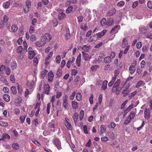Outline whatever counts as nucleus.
<instances>
[{"label": "nucleus", "instance_id": "obj_1", "mask_svg": "<svg viewBox=\"0 0 152 152\" xmlns=\"http://www.w3.org/2000/svg\"><path fill=\"white\" fill-rule=\"evenodd\" d=\"M129 85H126L122 88L121 93L122 94H123L124 97L127 96L130 92V89H129Z\"/></svg>", "mask_w": 152, "mask_h": 152}, {"label": "nucleus", "instance_id": "obj_2", "mask_svg": "<svg viewBox=\"0 0 152 152\" xmlns=\"http://www.w3.org/2000/svg\"><path fill=\"white\" fill-rule=\"evenodd\" d=\"M54 143L58 150L61 149V143L60 140L56 138L54 140Z\"/></svg>", "mask_w": 152, "mask_h": 152}, {"label": "nucleus", "instance_id": "obj_3", "mask_svg": "<svg viewBox=\"0 0 152 152\" xmlns=\"http://www.w3.org/2000/svg\"><path fill=\"white\" fill-rule=\"evenodd\" d=\"M10 138V136L7 134H2L1 138H0V140H2L7 142L8 141Z\"/></svg>", "mask_w": 152, "mask_h": 152}, {"label": "nucleus", "instance_id": "obj_4", "mask_svg": "<svg viewBox=\"0 0 152 152\" xmlns=\"http://www.w3.org/2000/svg\"><path fill=\"white\" fill-rule=\"evenodd\" d=\"M64 124L67 129L70 130L72 129V127L69 123V120L66 117L65 118Z\"/></svg>", "mask_w": 152, "mask_h": 152}, {"label": "nucleus", "instance_id": "obj_5", "mask_svg": "<svg viewBox=\"0 0 152 152\" xmlns=\"http://www.w3.org/2000/svg\"><path fill=\"white\" fill-rule=\"evenodd\" d=\"M144 117L145 119H149L150 118V112L149 110L146 108L144 111Z\"/></svg>", "mask_w": 152, "mask_h": 152}, {"label": "nucleus", "instance_id": "obj_6", "mask_svg": "<svg viewBox=\"0 0 152 152\" xmlns=\"http://www.w3.org/2000/svg\"><path fill=\"white\" fill-rule=\"evenodd\" d=\"M32 49L31 47H29L28 48L29 56L28 58L30 59H32L36 55V53H34V51H32Z\"/></svg>", "mask_w": 152, "mask_h": 152}, {"label": "nucleus", "instance_id": "obj_7", "mask_svg": "<svg viewBox=\"0 0 152 152\" xmlns=\"http://www.w3.org/2000/svg\"><path fill=\"white\" fill-rule=\"evenodd\" d=\"M107 31L106 30H103L101 31L96 34V38H99L101 37L106 33Z\"/></svg>", "mask_w": 152, "mask_h": 152}, {"label": "nucleus", "instance_id": "obj_8", "mask_svg": "<svg viewBox=\"0 0 152 152\" xmlns=\"http://www.w3.org/2000/svg\"><path fill=\"white\" fill-rule=\"evenodd\" d=\"M54 75L53 72L50 71L48 74V80L49 82H52L53 80Z\"/></svg>", "mask_w": 152, "mask_h": 152}, {"label": "nucleus", "instance_id": "obj_9", "mask_svg": "<svg viewBox=\"0 0 152 152\" xmlns=\"http://www.w3.org/2000/svg\"><path fill=\"white\" fill-rule=\"evenodd\" d=\"M34 83L33 80L28 81L27 83V86L28 88L30 89H32L34 88Z\"/></svg>", "mask_w": 152, "mask_h": 152}, {"label": "nucleus", "instance_id": "obj_10", "mask_svg": "<svg viewBox=\"0 0 152 152\" xmlns=\"http://www.w3.org/2000/svg\"><path fill=\"white\" fill-rule=\"evenodd\" d=\"M108 81L107 80H105L103 81L102 83V85L101 87V90H105L107 88V85Z\"/></svg>", "mask_w": 152, "mask_h": 152}, {"label": "nucleus", "instance_id": "obj_11", "mask_svg": "<svg viewBox=\"0 0 152 152\" xmlns=\"http://www.w3.org/2000/svg\"><path fill=\"white\" fill-rule=\"evenodd\" d=\"M82 53L85 60L88 61L90 58V56L88 53H86L84 51H83Z\"/></svg>", "mask_w": 152, "mask_h": 152}, {"label": "nucleus", "instance_id": "obj_12", "mask_svg": "<svg viewBox=\"0 0 152 152\" xmlns=\"http://www.w3.org/2000/svg\"><path fill=\"white\" fill-rule=\"evenodd\" d=\"M81 54H80L77 57L76 61V64L78 66H80Z\"/></svg>", "mask_w": 152, "mask_h": 152}, {"label": "nucleus", "instance_id": "obj_13", "mask_svg": "<svg viewBox=\"0 0 152 152\" xmlns=\"http://www.w3.org/2000/svg\"><path fill=\"white\" fill-rule=\"evenodd\" d=\"M49 86L48 84H45L44 86V88L45 89V92L47 94H48L49 92Z\"/></svg>", "mask_w": 152, "mask_h": 152}, {"label": "nucleus", "instance_id": "obj_14", "mask_svg": "<svg viewBox=\"0 0 152 152\" xmlns=\"http://www.w3.org/2000/svg\"><path fill=\"white\" fill-rule=\"evenodd\" d=\"M116 12V10L115 8L112 9L110 10L107 12V15L109 16L113 15Z\"/></svg>", "mask_w": 152, "mask_h": 152}, {"label": "nucleus", "instance_id": "obj_15", "mask_svg": "<svg viewBox=\"0 0 152 152\" xmlns=\"http://www.w3.org/2000/svg\"><path fill=\"white\" fill-rule=\"evenodd\" d=\"M118 27H119L120 26H118V25H116L112 29L110 32L111 33L114 34L117 33L118 32V30L117 29V28Z\"/></svg>", "mask_w": 152, "mask_h": 152}, {"label": "nucleus", "instance_id": "obj_16", "mask_svg": "<svg viewBox=\"0 0 152 152\" xmlns=\"http://www.w3.org/2000/svg\"><path fill=\"white\" fill-rule=\"evenodd\" d=\"M100 129V134L102 136L103 133L106 131V127L105 125H102L101 126Z\"/></svg>", "mask_w": 152, "mask_h": 152}, {"label": "nucleus", "instance_id": "obj_17", "mask_svg": "<svg viewBox=\"0 0 152 152\" xmlns=\"http://www.w3.org/2000/svg\"><path fill=\"white\" fill-rule=\"evenodd\" d=\"M47 72L48 71L46 69H45L42 71L40 74L41 77L42 78H44Z\"/></svg>", "mask_w": 152, "mask_h": 152}, {"label": "nucleus", "instance_id": "obj_18", "mask_svg": "<svg viewBox=\"0 0 152 152\" xmlns=\"http://www.w3.org/2000/svg\"><path fill=\"white\" fill-rule=\"evenodd\" d=\"M66 17V15L64 13L62 12L60 13L58 15V19L59 20H62L64 18Z\"/></svg>", "mask_w": 152, "mask_h": 152}, {"label": "nucleus", "instance_id": "obj_19", "mask_svg": "<svg viewBox=\"0 0 152 152\" xmlns=\"http://www.w3.org/2000/svg\"><path fill=\"white\" fill-rule=\"evenodd\" d=\"M4 100L7 102H9L10 100V96L7 94H4L3 96Z\"/></svg>", "mask_w": 152, "mask_h": 152}, {"label": "nucleus", "instance_id": "obj_20", "mask_svg": "<svg viewBox=\"0 0 152 152\" xmlns=\"http://www.w3.org/2000/svg\"><path fill=\"white\" fill-rule=\"evenodd\" d=\"M145 84L143 82L142 80L139 81L137 83L135 87L137 88H139L141 86H143Z\"/></svg>", "mask_w": 152, "mask_h": 152}, {"label": "nucleus", "instance_id": "obj_21", "mask_svg": "<svg viewBox=\"0 0 152 152\" xmlns=\"http://www.w3.org/2000/svg\"><path fill=\"white\" fill-rule=\"evenodd\" d=\"M111 59L109 56H107L104 58V61L106 63H109L111 62Z\"/></svg>", "mask_w": 152, "mask_h": 152}, {"label": "nucleus", "instance_id": "obj_22", "mask_svg": "<svg viewBox=\"0 0 152 152\" xmlns=\"http://www.w3.org/2000/svg\"><path fill=\"white\" fill-rule=\"evenodd\" d=\"M102 94H100V95L98 97V103L99 104H100L102 100ZM98 103H96V108L97 106H98Z\"/></svg>", "mask_w": 152, "mask_h": 152}, {"label": "nucleus", "instance_id": "obj_23", "mask_svg": "<svg viewBox=\"0 0 152 152\" xmlns=\"http://www.w3.org/2000/svg\"><path fill=\"white\" fill-rule=\"evenodd\" d=\"M121 83V80L120 79H118L114 84L113 85L115 87L118 88Z\"/></svg>", "mask_w": 152, "mask_h": 152}, {"label": "nucleus", "instance_id": "obj_24", "mask_svg": "<svg viewBox=\"0 0 152 152\" xmlns=\"http://www.w3.org/2000/svg\"><path fill=\"white\" fill-rule=\"evenodd\" d=\"M133 104L130 105L126 109L124 110V112L125 113H127L129 112L133 108Z\"/></svg>", "mask_w": 152, "mask_h": 152}, {"label": "nucleus", "instance_id": "obj_25", "mask_svg": "<svg viewBox=\"0 0 152 152\" xmlns=\"http://www.w3.org/2000/svg\"><path fill=\"white\" fill-rule=\"evenodd\" d=\"M19 145L17 143H14L12 145L13 148L14 150H17L19 149Z\"/></svg>", "mask_w": 152, "mask_h": 152}, {"label": "nucleus", "instance_id": "obj_26", "mask_svg": "<svg viewBox=\"0 0 152 152\" xmlns=\"http://www.w3.org/2000/svg\"><path fill=\"white\" fill-rule=\"evenodd\" d=\"M108 134L109 137L111 139L113 140L115 139V134L113 132H110L108 133Z\"/></svg>", "mask_w": 152, "mask_h": 152}, {"label": "nucleus", "instance_id": "obj_27", "mask_svg": "<svg viewBox=\"0 0 152 152\" xmlns=\"http://www.w3.org/2000/svg\"><path fill=\"white\" fill-rule=\"evenodd\" d=\"M11 91L12 93L14 94H15L17 93L16 87L15 86H12L11 87Z\"/></svg>", "mask_w": 152, "mask_h": 152}, {"label": "nucleus", "instance_id": "obj_28", "mask_svg": "<svg viewBox=\"0 0 152 152\" xmlns=\"http://www.w3.org/2000/svg\"><path fill=\"white\" fill-rule=\"evenodd\" d=\"M113 21V20L112 18H110L107 19L106 25L107 26H111L112 25Z\"/></svg>", "mask_w": 152, "mask_h": 152}, {"label": "nucleus", "instance_id": "obj_29", "mask_svg": "<svg viewBox=\"0 0 152 152\" xmlns=\"http://www.w3.org/2000/svg\"><path fill=\"white\" fill-rule=\"evenodd\" d=\"M31 141L35 145L38 146H40L41 145L40 143L38 141H37L35 139H31Z\"/></svg>", "mask_w": 152, "mask_h": 152}, {"label": "nucleus", "instance_id": "obj_30", "mask_svg": "<svg viewBox=\"0 0 152 152\" xmlns=\"http://www.w3.org/2000/svg\"><path fill=\"white\" fill-rule=\"evenodd\" d=\"M18 29V26L15 25H13L11 26V29L12 31L14 32H15Z\"/></svg>", "mask_w": 152, "mask_h": 152}, {"label": "nucleus", "instance_id": "obj_31", "mask_svg": "<svg viewBox=\"0 0 152 152\" xmlns=\"http://www.w3.org/2000/svg\"><path fill=\"white\" fill-rule=\"evenodd\" d=\"M63 105L64 108L67 109L68 107L67 100H64Z\"/></svg>", "mask_w": 152, "mask_h": 152}, {"label": "nucleus", "instance_id": "obj_32", "mask_svg": "<svg viewBox=\"0 0 152 152\" xmlns=\"http://www.w3.org/2000/svg\"><path fill=\"white\" fill-rule=\"evenodd\" d=\"M76 98L78 101H80L82 98V95L81 93H77L76 95Z\"/></svg>", "mask_w": 152, "mask_h": 152}, {"label": "nucleus", "instance_id": "obj_33", "mask_svg": "<svg viewBox=\"0 0 152 152\" xmlns=\"http://www.w3.org/2000/svg\"><path fill=\"white\" fill-rule=\"evenodd\" d=\"M127 44L128 42L127 39H123V43L122 44V47L124 48L127 45Z\"/></svg>", "mask_w": 152, "mask_h": 152}, {"label": "nucleus", "instance_id": "obj_34", "mask_svg": "<svg viewBox=\"0 0 152 152\" xmlns=\"http://www.w3.org/2000/svg\"><path fill=\"white\" fill-rule=\"evenodd\" d=\"M78 114L77 113H75L73 115V118L75 123L77 121L78 119Z\"/></svg>", "mask_w": 152, "mask_h": 152}, {"label": "nucleus", "instance_id": "obj_35", "mask_svg": "<svg viewBox=\"0 0 152 152\" xmlns=\"http://www.w3.org/2000/svg\"><path fill=\"white\" fill-rule=\"evenodd\" d=\"M26 116V115H21L20 116V120L22 123H23L24 122Z\"/></svg>", "mask_w": 152, "mask_h": 152}, {"label": "nucleus", "instance_id": "obj_36", "mask_svg": "<svg viewBox=\"0 0 152 152\" xmlns=\"http://www.w3.org/2000/svg\"><path fill=\"white\" fill-rule=\"evenodd\" d=\"M116 79H115V78L113 77L112 80L108 83V86L109 87L111 86L114 83Z\"/></svg>", "mask_w": 152, "mask_h": 152}, {"label": "nucleus", "instance_id": "obj_37", "mask_svg": "<svg viewBox=\"0 0 152 152\" xmlns=\"http://www.w3.org/2000/svg\"><path fill=\"white\" fill-rule=\"evenodd\" d=\"M135 67H129V70L131 74H133L135 71Z\"/></svg>", "mask_w": 152, "mask_h": 152}, {"label": "nucleus", "instance_id": "obj_38", "mask_svg": "<svg viewBox=\"0 0 152 152\" xmlns=\"http://www.w3.org/2000/svg\"><path fill=\"white\" fill-rule=\"evenodd\" d=\"M10 4V1H7L6 3H4L3 6L5 8L7 9L9 7Z\"/></svg>", "mask_w": 152, "mask_h": 152}, {"label": "nucleus", "instance_id": "obj_39", "mask_svg": "<svg viewBox=\"0 0 152 152\" xmlns=\"http://www.w3.org/2000/svg\"><path fill=\"white\" fill-rule=\"evenodd\" d=\"M107 22L106 19L105 18H103L102 20L101 21V23L102 26H104L105 25H106V23Z\"/></svg>", "mask_w": 152, "mask_h": 152}, {"label": "nucleus", "instance_id": "obj_40", "mask_svg": "<svg viewBox=\"0 0 152 152\" xmlns=\"http://www.w3.org/2000/svg\"><path fill=\"white\" fill-rule=\"evenodd\" d=\"M135 116V113L134 111H132L130 115L129 116V118L130 119H132Z\"/></svg>", "mask_w": 152, "mask_h": 152}, {"label": "nucleus", "instance_id": "obj_41", "mask_svg": "<svg viewBox=\"0 0 152 152\" xmlns=\"http://www.w3.org/2000/svg\"><path fill=\"white\" fill-rule=\"evenodd\" d=\"M120 73L119 69L115 70L114 72L115 76L113 78H115V79L116 78L117 76Z\"/></svg>", "mask_w": 152, "mask_h": 152}, {"label": "nucleus", "instance_id": "obj_42", "mask_svg": "<svg viewBox=\"0 0 152 152\" xmlns=\"http://www.w3.org/2000/svg\"><path fill=\"white\" fill-rule=\"evenodd\" d=\"M72 106L73 108H76L77 107V103L74 101L72 102Z\"/></svg>", "mask_w": 152, "mask_h": 152}, {"label": "nucleus", "instance_id": "obj_43", "mask_svg": "<svg viewBox=\"0 0 152 152\" xmlns=\"http://www.w3.org/2000/svg\"><path fill=\"white\" fill-rule=\"evenodd\" d=\"M73 7L72 6H69L66 10V13H69L71 12L72 10Z\"/></svg>", "mask_w": 152, "mask_h": 152}, {"label": "nucleus", "instance_id": "obj_44", "mask_svg": "<svg viewBox=\"0 0 152 152\" xmlns=\"http://www.w3.org/2000/svg\"><path fill=\"white\" fill-rule=\"evenodd\" d=\"M80 28L82 30L86 31L88 28V27L87 26V24H85L84 26H83V25H81Z\"/></svg>", "mask_w": 152, "mask_h": 152}, {"label": "nucleus", "instance_id": "obj_45", "mask_svg": "<svg viewBox=\"0 0 152 152\" xmlns=\"http://www.w3.org/2000/svg\"><path fill=\"white\" fill-rule=\"evenodd\" d=\"M84 113V111L83 110H81L80 112L79 115L80 118V120H82L83 118Z\"/></svg>", "mask_w": 152, "mask_h": 152}, {"label": "nucleus", "instance_id": "obj_46", "mask_svg": "<svg viewBox=\"0 0 152 152\" xmlns=\"http://www.w3.org/2000/svg\"><path fill=\"white\" fill-rule=\"evenodd\" d=\"M0 125L4 127H6L8 126V124L3 121H0Z\"/></svg>", "mask_w": 152, "mask_h": 152}, {"label": "nucleus", "instance_id": "obj_47", "mask_svg": "<svg viewBox=\"0 0 152 152\" xmlns=\"http://www.w3.org/2000/svg\"><path fill=\"white\" fill-rule=\"evenodd\" d=\"M62 70L61 69H58L57 72V75L58 76L60 77L62 74Z\"/></svg>", "mask_w": 152, "mask_h": 152}, {"label": "nucleus", "instance_id": "obj_48", "mask_svg": "<svg viewBox=\"0 0 152 152\" xmlns=\"http://www.w3.org/2000/svg\"><path fill=\"white\" fill-rule=\"evenodd\" d=\"M139 2L138 1H136L134 2L132 5V7L133 8L136 7L138 5Z\"/></svg>", "mask_w": 152, "mask_h": 152}, {"label": "nucleus", "instance_id": "obj_49", "mask_svg": "<svg viewBox=\"0 0 152 152\" xmlns=\"http://www.w3.org/2000/svg\"><path fill=\"white\" fill-rule=\"evenodd\" d=\"M6 69V73L8 75L10 74L11 70L8 67H5V69Z\"/></svg>", "mask_w": 152, "mask_h": 152}, {"label": "nucleus", "instance_id": "obj_50", "mask_svg": "<svg viewBox=\"0 0 152 152\" xmlns=\"http://www.w3.org/2000/svg\"><path fill=\"white\" fill-rule=\"evenodd\" d=\"M147 6L148 8L150 9H152V1H148L147 4Z\"/></svg>", "mask_w": 152, "mask_h": 152}, {"label": "nucleus", "instance_id": "obj_51", "mask_svg": "<svg viewBox=\"0 0 152 152\" xmlns=\"http://www.w3.org/2000/svg\"><path fill=\"white\" fill-rule=\"evenodd\" d=\"M34 66H36L37 64L38 63V60L37 57H35L34 59Z\"/></svg>", "mask_w": 152, "mask_h": 152}, {"label": "nucleus", "instance_id": "obj_52", "mask_svg": "<svg viewBox=\"0 0 152 152\" xmlns=\"http://www.w3.org/2000/svg\"><path fill=\"white\" fill-rule=\"evenodd\" d=\"M124 4L125 3L124 1H120L117 3V6L122 7L124 5Z\"/></svg>", "mask_w": 152, "mask_h": 152}, {"label": "nucleus", "instance_id": "obj_53", "mask_svg": "<svg viewBox=\"0 0 152 152\" xmlns=\"http://www.w3.org/2000/svg\"><path fill=\"white\" fill-rule=\"evenodd\" d=\"M18 53H21L23 51V48L21 46H20L18 47Z\"/></svg>", "mask_w": 152, "mask_h": 152}, {"label": "nucleus", "instance_id": "obj_54", "mask_svg": "<svg viewBox=\"0 0 152 152\" xmlns=\"http://www.w3.org/2000/svg\"><path fill=\"white\" fill-rule=\"evenodd\" d=\"M62 93L61 91L57 92L56 93V98H59L62 95Z\"/></svg>", "mask_w": 152, "mask_h": 152}, {"label": "nucleus", "instance_id": "obj_55", "mask_svg": "<svg viewBox=\"0 0 152 152\" xmlns=\"http://www.w3.org/2000/svg\"><path fill=\"white\" fill-rule=\"evenodd\" d=\"M2 91L5 93H7L9 92V88L7 87H4L3 88Z\"/></svg>", "mask_w": 152, "mask_h": 152}, {"label": "nucleus", "instance_id": "obj_56", "mask_svg": "<svg viewBox=\"0 0 152 152\" xmlns=\"http://www.w3.org/2000/svg\"><path fill=\"white\" fill-rule=\"evenodd\" d=\"M61 57L60 56H57L56 58V63H59L61 61Z\"/></svg>", "mask_w": 152, "mask_h": 152}, {"label": "nucleus", "instance_id": "obj_57", "mask_svg": "<svg viewBox=\"0 0 152 152\" xmlns=\"http://www.w3.org/2000/svg\"><path fill=\"white\" fill-rule=\"evenodd\" d=\"M83 130L85 134H88V131L87 129V127L86 126H84L83 127Z\"/></svg>", "mask_w": 152, "mask_h": 152}, {"label": "nucleus", "instance_id": "obj_58", "mask_svg": "<svg viewBox=\"0 0 152 152\" xmlns=\"http://www.w3.org/2000/svg\"><path fill=\"white\" fill-rule=\"evenodd\" d=\"M118 87H115L114 86H113L112 90V92L113 93H116L118 90Z\"/></svg>", "mask_w": 152, "mask_h": 152}, {"label": "nucleus", "instance_id": "obj_59", "mask_svg": "<svg viewBox=\"0 0 152 152\" xmlns=\"http://www.w3.org/2000/svg\"><path fill=\"white\" fill-rule=\"evenodd\" d=\"M9 18L6 15H4V16L3 21L4 22L7 23L8 21Z\"/></svg>", "mask_w": 152, "mask_h": 152}, {"label": "nucleus", "instance_id": "obj_60", "mask_svg": "<svg viewBox=\"0 0 152 152\" xmlns=\"http://www.w3.org/2000/svg\"><path fill=\"white\" fill-rule=\"evenodd\" d=\"M142 45V43L141 42H139L137 43L136 46L137 48L139 49L141 48Z\"/></svg>", "mask_w": 152, "mask_h": 152}, {"label": "nucleus", "instance_id": "obj_61", "mask_svg": "<svg viewBox=\"0 0 152 152\" xmlns=\"http://www.w3.org/2000/svg\"><path fill=\"white\" fill-rule=\"evenodd\" d=\"M34 28L33 26L31 25V26L29 28V32L30 34H32L34 32Z\"/></svg>", "mask_w": 152, "mask_h": 152}, {"label": "nucleus", "instance_id": "obj_62", "mask_svg": "<svg viewBox=\"0 0 152 152\" xmlns=\"http://www.w3.org/2000/svg\"><path fill=\"white\" fill-rule=\"evenodd\" d=\"M116 125L115 123L113 122H112L110 124V128L114 129L116 126Z\"/></svg>", "mask_w": 152, "mask_h": 152}, {"label": "nucleus", "instance_id": "obj_63", "mask_svg": "<svg viewBox=\"0 0 152 152\" xmlns=\"http://www.w3.org/2000/svg\"><path fill=\"white\" fill-rule=\"evenodd\" d=\"M30 39L31 41L33 42L36 40V37L34 35H33L30 37Z\"/></svg>", "mask_w": 152, "mask_h": 152}, {"label": "nucleus", "instance_id": "obj_64", "mask_svg": "<svg viewBox=\"0 0 152 152\" xmlns=\"http://www.w3.org/2000/svg\"><path fill=\"white\" fill-rule=\"evenodd\" d=\"M77 71L75 69H73L72 71V74L73 75H75L77 73Z\"/></svg>", "mask_w": 152, "mask_h": 152}]
</instances>
